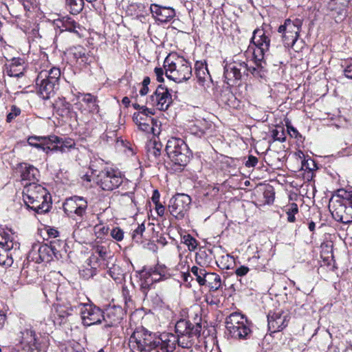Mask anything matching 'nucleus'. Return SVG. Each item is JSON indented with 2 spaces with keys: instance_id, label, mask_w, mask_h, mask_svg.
Segmentation results:
<instances>
[{
  "instance_id": "nucleus-48",
  "label": "nucleus",
  "mask_w": 352,
  "mask_h": 352,
  "mask_svg": "<svg viewBox=\"0 0 352 352\" xmlns=\"http://www.w3.org/2000/svg\"><path fill=\"white\" fill-rule=\"evenodd\" d=\"M111 235L113 239L120 241L123 239L124 232L120 228H116L111 230Z\"/></svg>"
},
{
  "instance_id": "nucleus-50",
  "label": "nucleus",
  "mask_w": 352,
  "mask_h": 352,
  "mask_svg": "<svg viewBox=\"0 0 352 352\" xmlns=\"http://www.w3.org/2000/svg\"><path fill=\"white\" fill-rule=\"evenodd\" d=\"M205 300L207 302V304L210 305H218L220 303V300L214 297L212 294H208L205 296Z\"/></svg>"
},
{
  "instance_id": "nucleus-61",
  "label": "nucleus",
  "mask_w": 352,
  "mask_h": 352,
  "mask_svg": "<svg viewBox=\"0 0 352 352\" xmlns=\"http://www.w3.org/2000/svg\"><path fill=\"white\" fill-rule=\"evenodd\" d=\"M6 316L0 311V329L2 328L6 322Z\"/></svg>"
},
{
  "instance_id": "nucleus-10",
  "label": "nucleus",
  "mask_w": 352,
  "mask_h": 352,
  "mask_svg": "<svg viewBox=\"0 0 352 352\" xmlns=\"http://www.w3.org/2000/svg\"><path fill=\"white\" fill-rule=\"evenodd\" d=\"M78 308L80 309V318L84 326L89 327L100 324L104 320L103 311L91 303H80Z\"/></svg>"
},
{
  "instance_id": "nucleus-36",
  "label": "nucleus",
  "mask_w": 352,
  "mask_h": 352,
  "mask_svg": "<svg viewBox=\"0 0 352 352\" xmlns=\"http://www.w3.org/2000/svg\"><path fill=\"white\" fill-rule=\"evenodd\" d=\"M192 274L196 277L197 281L200 285H204V279H205V276H206L208 272H206V270L204 268H201L197 266H193L191 268Z\"/></svg>"
},
{
  "instance_id": "nucleus-44",
  "label": "nucleus",
  "mask_w": 352,
  "mask_h": 352,
  "mask_svg": "<svg viewBox=\"0 0 352 352\" xmlns=\"http://www.w3.org/2000/svg\"><path fill=\"white\" fill-rule=\"evenodd\" d=\"M20 113L21 109L19 107L12 105L11 107L10 112L7 115L6 121L8 122H11L16 117L19 116Z\"/></svg>"
},
{
  "instance_id": "nucleus-33",
  "label": "nucleus",
  "mask_w": 352,
  "mask_h": 352,
  "mask_svg": "<svg viewBox=\"0 0 352 352\" xmlns=\"http://www.w3.org/2000/svg\"><path fill=\"white\" fill-rule=\"evenodd\" d=\"M104 267L108 269V273L111 277L115 280H120L122 278L123 273L121 268L115 264V261H107L103 263Z\"/></svg>"
},
{
  "instance_id": "nucleus-4",
  "label": "nucleus",
  "mask_w": 352,
  "mask_h": 352,
  "mask_svg": "<svg viewBox=\"0 0 352 352\" xmlns=\"http://www.w3.org/2000/svg\"><path fill=\"white\" fill-rule=\"evenodd\" d=\"M175 171H181L190 161L191 152L186 142L179 138H170L165 148Z\"/></svg>"
},
{
  "instance_id": "nucleus-20",
  "label": "nucleus",
  "mask_w": 352,
  "mask_h": 352,
  "mask_svg": "<svg viewBox=\"0 0 352 352\" xmlns=\"http://www.w3.org/2000/svg\"><path fill=\"white\" fill-rule=\"evenodd\" d=\"M52 199H43L41 203H40L39 199H28V201H24V204L25 207L28 209L32 210L36 213L38 214H44L47 212L52 207Z\"/></svg>"
},
{
  "instance_id": "nucleus-58",
  "label": "nucleus",
  "mask_w": 352,
  "mask_h": 352,
  "mask_svg": "<svg viewBox=\"0 0 352 352\" xmlns=\"http://www.w3.org/2000/svg\"><path fill=\"white\" fill-rule=\"evenodd\" d=\"M260 201H261V202H262V203L258 204L257 202H254V201H252V203L254 204L256 206L259 207L262 205H265V204L272 205L273 204L274 199H266L265 201H263V199H260Z\"/></svg>"
},
{
  "instance_id": "nucleus-22",
  "label": "nucleus",
  "mask_w": 352,
  "mask_h": 352,
  "mask_svg": "<svg viewBox=\"0 0 352 352\" xmlns=\"http://www.w3.org/2000/svg\"><path fill=\"white\" fill-rule=\"evenodd\" d=\"M36 246H38L37 250L38 254V261L40 262L50 261L53 259V257L58 258L57 251L54 246L47 244L35 245L33 246V251H34Z\"/></svg>"
},
{
  "instance_id": "nucleus-63",
  "label": "nucleus",
  "mask_w": 352,
  "mask_h": 352,
  "mask_svg": "<svg viewBox=\"0 0 352 352\" xmlns=\"http://www.w3.org/2000/svg\"><path fill=\"white\" fill-rule=\"evenodd\" d=\"M248 72H250L254 76L258 74L257 69L256 67H248Z\"/></svg>"
},
{
  "instance_id": "nucleus-14",
  "label": "nucleus",
  "mask_w": 352,
  "mask_h": 352,
  "mask_svg": "<svg viewBox=\"0 0 352 352\" xmlns=\"http://www.w3.org/2000/svg\"><path fill=\"white\" fill-rule=\"evenodd\" d=\"M268 328L272 333L282 331L289 322V314L282 310L277 309L267 316Z\"/></svg>"
},
{
  "instance_id": "nucleus-12",
  "label": "nucleus",
  "mask_w": 352,
  "mask_h": 352,
  "mask_svg": "<svg viewBox=\"0 0 352 352\" xmlns=\"http://www.w3.org/2000/svg\"><path fill=\"white\" fill-rule=\"evenodd\" d=\"M243 75H248V65L245 61L234 60L225 63L223 76L227 84L240 80Z\"/></svg>"
},
{
  "instance_id": "nucleus-1",
  "label": "nucleus",
  "mask_w": 352,
  "mask_h": 352,
  "mask_svg": "<svg viewBox=\"0 0 352 352\" xmlns=\"http://www.w3.org/2000/svg\"><path fill=\"white\" fill-rule=\"evenodd\" d=\"M129 345L133 352H173L176 347L175 335L163 333L156 336L139 327L131 334Z\"/></svg>"
},
{
  "instance_id": "nucleus-18",
  "label": "nucleus",
  "mask_w": 352,
  "mask_h": 352,
  "mask_svg": "<svg viewBox=\"0 0 352 352\" xmlns=\"http://www.w3.org/2000/svg\"><path fill=\"white\" fill-rule=\"evenodd\" d=\"M195 74L199 84L209 87L212 79L205 63L197 61L195 64Z\"/></svg>"
},
{
  "instance_id": "nucleus-41",
  "label": "nucleus",
  "mask_w": 352,
  "mask_h": 352,
  "mask_svg": "<svg viewBox=\"0 0 352 352\" xmlns=\"http://www.w3.org/2000/svg\"><path fill=\"white\" fill-rule=\"evenodd\" d=\"M73 311V307H65L63 306H59L56 309V313L58 316L61 318V322L63 319L66 318L67 316L72 314Z\"/></svg>"
},
{
  "instance_id": "nucleus-59",
  "label": "nucleus",
  "mask_w": 352,
  "mask_h": 352,
  "mask_svg": "<svg viewBox=\"0 0 352 352\" xmlns=\"http://www.w3.org/2000/svg\"><path fill=\"white\" fill-rule=\"evenodd\" d=\"M342 199H329V206L331 205H333V206L338 205L339 206L342 207Z\"/></svg>"
},
{
  "instance_id": "nucleus-17",
  "label": "nucleus",
  "mask_w": 352,
  "mask_h": 352,
  "mask_svg": "<svg viewBox=\"0 0 352 352\" xmlns=\"http://www.w3.org/2000/svg\"><path fill=\"white\" fill-rule=\"evenodd\" d=\"M50 151L60 153H66L71 149L74 148L76 146L75 141L72 138H59L56 135H50Z\"/></svg>"
},
{
  "instance_id": "nucleus-8",
  "label": "nucleus",
  "mask_w": 352,
  "mask_h": 352,
  "mask_svg": "<svg viewBox=\"0 0 352 352\" xmlns=\"http://www.w3.org/2000/svg\"><path fill=\"white\" fill-rule=\"evenodd\" d=\"M121 173L111 167H106L96 175V182L104 190H113L122 183Z\"/></svg>"
},
{
  "instance_id": "nucleus-38",
  "label": "nucleus",
  "mask_w": 352,
  "mask_h": 352,
  "mask_svg": "<svg viewBox=\"0 0 352 352\" xmlns=\"http://www.w3.org/2000/svg\"><path fill=\"white\" fill-rule=\"evenodd\" d=\"M285 211L287 214V221L293 223L295 221V214L298 212V208L296 204H291L285 206Z\"/></svg>"
},
{
  "instance_id": "nucleus-56",
  "label": "nucleus",
  "mask_w": 352,
  "mask_h": 352,
  "mask_svg": "<svg viewBox=\"0 0 352 352\" xmlns=\"http://www.w3.org/2000/svg\"><path fill=\"white\" fill-rule=\"evenodd\" d=\"M248 272L249 268L246 266L242 265L236 270L235 273L239 276H243L247 274Z\"/></svg>"
},
{
  "instance_id": "nucleus-3",
  "label": "nucleus",
  "mask_w": 352,
  "mask_h": 352,
  "mask_svg": "<svg viewBox=\"0 0 352 352\" xmlns=\"http://www.w3.org/2000/svg\"><path fill=\"white\" fill-rule=\"evenodd\" d=\"M17 169L20 172L21 181L25 182L23 190V197L26 196V198H38V196L34 195V193L37 192L41 194V198H47L46 189L36 184L39 176V171L36 167L23 162L18 165Z\"/></svg>"
},
{
  "instance_id": "nucleus-23",
  "label": "nucleus",
  "mask_w": 352,
  "mask_h": 352,
  "mask_svg": "<svg viewBox=\"0 0 352 352\" xmlns=\"http://www.w3.org/2000/svg\"><path fill=\"white\" fill-rule=\"evenodd\" d=\"M50 141H52L50 135L31 136L28 139V142L30 146L42 149L46 153H48L51 148Z\"/></svg>"
},
{
  "instance_id": "nucleus-42",
  "label": "nucleus",
  "mask_w": 352,
  "mask_h": 352,
  "mask_svg": "<svg viewBox=\"0 0 352 352\" xmlns=\"http://www.w3.org/2000/svg\"><path fill=\"white\" fill-rule=\"evenodd\" d=\"M334 197H337V198H352V190H346L343 188L338 189L336 192H335L331 198H334Z\"/></svg>"
},
{
  "instance_id": "nucleus-32",
  "label": "nucleus",
  "mask_w": 352,
  "mask_h": 352,
  "mask_svg": "<svg viewBox=\"0 0 352 352\" xmlns=\"http://www.w3.org/2000/svg\"><path fill=\"white\" fill-rule=\"evenodd\" d=\"M158 280H160V278H157V277H153V276L149 274L148 272H145L142 275L140 280V289L145 296L147 295V293L153 283Z\"/></svg>"
},
{
  "instance_id": "nucleus-21",
  "label": "nucleus",
  "mask_w": 352,
  "mask_h": 352,
  "mask_svg": "<svg viewBox=\"0 0 352 352\" xmlns=\"http://www.w3.org/2000/svg\"><path fill=\"white\" fill-rule=\"evenodd\" d=\"M60 27L63 28V31H68L76 34L78 36L81 37L84 28L78 23L73 18L66 16L59 20Z\"/></svg>"
},
{
  "instance_id": "nucleus-2",
  "label": "nucleus",
  "mask_w": 352,
  "mask_h": 352,
  "mask_svg": "<svg viewBox=\"0 0 352 352\" xmlns=\"http://www.w3.org/2000/svg\"><path fill=\"white\" fill-rule=\"evenodd\" d=\"M166 76L177 83L189 80L192 76L190 63L176 53L169 54L164 61Z\"/></svg>"
},
{
  "instance_id": "nucleus-53",
  "label": "nucleus",
  "mask_w": 352,
  "mask_h": 352,
  "mask_svg": "<svg viewBox=\"0 0 352 352\" xmlns=\"http://www.w3.org/2000/svg\"><path fill=\"white\" fill-rule=\"evenodd\" d=\"M258 163V159L256 157L250 155L248 160L245 162V166L247 167H254Z\"/></svg>"
},
{
  "instance_id": "nucleus-51",
  "label": "nucleus",
  "mask_w": 352,
  "mask_h": 352,
  "mask_svg": "<svg viewBox=\"0 0 352 352\" xmlns=\"http://www.w3.org/2000/svg\"><path fill=\"white\" fill-rule=\"evenodd\" d=\"M145 230V226L143 223H142L141 225H139L138 226V228L133 231V239H140V237L142 234V233L144 232V231Z\"/></svg>"
},
{
  "instance_id": "nucleus-60",
  "label": "nucleus",
  "mask_w": 352,
  "mask_h": 352,
  "mask_svg": "<svg viewBox=\"0 0 352 352\" xmlns=\"http://www.w3.org/2000/svg\"><path fill=\"white\" fill-rule=\"evenodd\" d=\"M288 132L292 137L297 138L299 135L298 131L294 127H288Z\"/></svg>"
},
{
  "instance_id": "nucleus-30",
  "label": "nucleus",
  "mask_w": 352,
  "mask_h": 352,
  "mask_svg": "<svg viewBox=\"0 0 352 352\" xmlns=\"http://www.w3.org/2000/svg\"><path fill=\"white\" fill-rule=\"evenodd\" d=\"M56 76L55 79H56V82L59 83V80L60 77V69L58 67H52L49 70H42L41 71L38 76L36 79H38L40 81L47 80H51L52 78H54V76Z\"/></svg>"
},
{
  "instance_id": "nucleus-34",
  "label": "nucleus",
  "mask_w": 352,
  "mask_h": 352,
  "mask_svg": "<svg viewBox=\"0 0 352 352\" xmlns=\"http://www.w3.org/2000/svg\"><path fill=\"white\" fill-rule=\"evenodd\" d=\"M65 4L71 14H78L84 8V0H65Z\"/></svg>"
},
{
  "instance_id": "nucleus-16",
  "label": "nucleus",
  "mask_w": 352,
  "mask_h": 352,
  "mask_svg": "<svg viewBox=\"0 0 352 352\" xmlns=\"http://www.w3.org/2000/svg\"><path fill=\"white\" fill-rule=\"evenodd\" d=\"M56 76L54 78L43 81H40L38 79H36V85L38 94L42 97L43 100H47L52 97L56 90L58 89L59 83L56 82V79H55Z\"/></svg>"
},
{
  "instance_id": "nucleus-46",
  "label": "nucleus",
  "mask_w": 352,
  "mask_h": 352,
  "mask_svg": "<svg viewBox=\"0 0 352 352\" xmlns=\"http://www.w3.org/2000/svg\"><path fill=\"white\" fill-rule=\"evenodd\" d=\"M151 82V79L148 76L144 77L142 82V88L140 90V94L141 96H145L148 93V85Z\"/></svg>"
},
{
  "instance_id": "nucleus-52",
  "label": "nucleus",
  "mask_w": 352,
  "mask_h": 352,
  "mask_svg": "<svg viewBox=\"0 0 352 352\" xmlns=\"http://www.w3.org/2000/svg\"><path fill=\"white\" fill-rule=\"evenodd\" d=\"M155 205V210L158 215L162 217L164 214L165 208L160 203L159 199H153Z\"/></svg>"
},
{
  "instance_id": "nucleus-35",
  "label": "nucleus",
  "mask_w": 352,
  "mask_h": 352,
  "mask_svg": "<svg viewBox=\"0 0 352 352\" xmlns=\"http://www.w3.org/2000/svg\"><path fill=\"white\" fill-rule=\"evenodd\" d=\"M95 252L98 254L100 257L103 260V263H107V261H115L116 259L111 254V252L108 248L102 246V245H96L94 248Z\"/></svg>"
},
{
  "instance_id": "nucleus-7",
  "label": "nucleus",
  "mask_w": 352,
  "mask_h": 352,
  "mask_svg": "<svg viewBox=\"0 0 352 352\" xmlns=\"http://www.w3.org/2000/svg\"><path fill=\"white\" fill-rule=\"evenodd\" d=\"M226 324L230 336L235 339H246L251 332L247 319L237 312L231 314Z\"/></svg>"
},
{
  "instance_id": "nucleus-19",
  "label": "nucleus",
  "mask_w": 352,
  "mask_h": 352,
  "mask_svg": "<svg viewBox=\"0 0 352 352\" xmlns=\"http://www.w3.org/2000/svg\"><path fill=\"white\" fill-rule=\"evenodd\" d=\"M122 310L120 307H113L107 309L104 314V320L105 327H111L117 325L122 320Z\"/></svg>"
},
{
  "instance_id": "nucleus-28",
  "label": "nucleus",
  "mask_w": 352,
  "mask_h": 352,
  "mask_svg": "<svg viewBox=\"0 0 352 352\" xmlns=\"http://www.w3.org/2000/svg\"><path fill=\"white\" fill-rule=\"evenodd\" d=\"M154 109H144L143 111L135 112L133 115V120L136 124L142 122H154V118L151 116L154 115Z\"/></svg>"
},
{
  "instance_id": "nucleus-39",
  "label": "nucleus",
  "mask_w": 352,
  "mask_h": 352,
  "mask_svg": "<svg viewBox=\"0 0 352 352\" xmlns=\"http://www.w3.org/2000/svg\"><path fill=\"white\" fill-rule=\"evenodd\" d=\"M137 125L140 130L146 133H153V135H155V126H157V121L154 119V122H151L150 123L142 122Z\"/></svg>"
},
{
  "instance_id": "nucleus-54",
  "label": "nucleus",
  "mask_w": 352,
  "mask_h": 352,
  "mask_svg": "<svg viewBox=\"0 0 352 352\" xmlns=\"http://www.w3.org/2000/svg\"><path fill=\"white\" fill-rule=\"evenodd\" d=\"M90 169L91 170V175L85 173L81 176V179L82 182L89 183L91 181L92 175L95 174L96 170L94 169L91 166L90 167Z\"/></svg>"
},
{
  "instance_id": "nucleus-55",
  "label": "nucleus",
  "mask_w": 352,
  "mask_h": 352,
  "mask_svg": "<svg viewBox=\"0 0 352 352\" xmlns=\"http://www.w3.org/2000/svg\"><path fill=\"white\" fill-rule=\"evenodd\" d=\"M154 72L156 75L157 80L159 82H163L164 81V69L162 67H155L154 69Z\"/></svg>"
},
{
  "instance_id": "nucleus-13",
  "label": "nucleus",
  "mask_w": 352,
  "mask_h": 352,
  "mask_svg": "<svg viewBox=\"0 0 352 352\" xmlns=\"http://www.w3.org/2000/svg\"><path fill=\"white\" fill-rule=\"evenodd\" d=\"M19 347L23 352H39L40 344L36 337V333L32 329H25L19 336Z\"/></svg>"
},
{
  "instance_id": "nucleus-24",
  "label": "nucleus",
  "mask_w": 352,
  "mask_h": 352,
  "mask_svg": "<svg viewBox=\"0 0 352 352\" xmlns=\"http://www.w3.org/2000/svg\"><path fill=\"white\" fill-rule=\"evenodd\" d=\"M70 54L80 64H89L92 60V57L89 55V52L80 45L71 48Z\"/></svg>"
},
{
  "instance_id": "nucleus-31",
  "label": "nucleus",
  "mask_w": 352,
  "mask_h": 352,
  "mask_svg": "<svg viewBox=\"0 0 352 352\" xmlns=\"http://www.w3.org/2000/svg\"><path fill=\"white\" fill-rule=\"evenodd\" d=\"M204 285H207L210 290L217 291L221 286V279L219 274L216 273H208L205 276Z\"/></svg>"
},
{
  "instance_id": "nucleus-5",
  "label": "nucleus",
  "mask_w": 352,
  "mask_h": 352,
  "mask_svg": "<svg viewBox=\"0 0 352 352\" xmlns=\"http://www.w3.org/2000/svg\"><path fill=\"white\" fill-rule=\"evenodd\" d=\"M201 327L199 323L192 324L186 320H180L175 324L176 345L182 348H190L193 342L194 338L200 336Z\"/></svg>"
},
{
  "instance_id": "nucleus-45",
  "label": "nucleus",
  "mask_w": 352,
  "mask_h": 352,
  "mask_svg": "<svg viewBox=\"0 0 352 352\" xmlns=\"http://www.w3.org/2000/svg\"><path fill=\"white\" fill-rule=\"evenodd\" d=\"M6 242H10L11 244H12L13 248L16 249L19 248V243L13 242L12 236L8 233L3 232V234L2 235V241H0V243H1V245L6 247Z\"/></svg>"
},
{
  "instance_id": "nucleus-29",
  "label": "nucleus",
  "mask_w": 352,
  "mask_h": 352,
  "mask_svg": "<svg viewBox=\"0 0 352 352\" xmlns=\"http://www.w3.org/2000/svg\"><path fill=\"white\" fill-rule=\"evenodd\" d=\"M87 207V203L78 206L76 203V199H66V201L63 204V208L65 212H72L82 216L85 212Z\"/></svg>"
},
{
  "instance_id": "nucleus-9",
  "label": "nucleus",
  "mask_w": 352,
  "mask_h": 352,
  "mask_svg": "<svg viewBox=\"0 0 352 352\" xmlns=\"http://www.w3.org/2000/svg\"><path fill=\"white\" fill-rule=\"evenodd\" d=\"M251 43L255 45L253 57L257 66L263 60L265 54L269 50L270 39L263 29H256L253 32Z\"/></svg>"
},
{
  "instance_id": "nucleus-6",
  "label": "nucleus",
  "mask_w": 352,
  "mask_h": 352,
  "mask_svg": "<svg viewBox=\"0 0 352 352\" xmlns=\"http://www.w3.org/2000/svg\"><path fill=\"white\" fill-rule=\"evenodd\" d=\"M302 25V20L294 18L285 19L284 23L278 27V32L282 34V41L285 47H291L294 51H298L294 46L299 37Z\"/></svg>"
},
{
  "instance_id": "nucleus-64",
  "label": "nucleus",
  "mask_w": 352,
  "mask_h": 352,
  "mask_svg": "<svg viewBox=\"0 0 352 352\" xmlns=\"http://www.w3.org/2000/svg\"><path fill=\"white\" fill-rule=\"evenodd\" d=\"M130 102H131V101H130V99H129L128 97H126V96L124 97V98H122V103L125 107H128V106L129 105V104H130Z\"/></svg>"
},
{
  "instance_id": "nucleus-57",
  "label": "nucleus",
  "mask_w": 352,
  "mask_h": 352,
  "mask_svg": "<svg viewBox=\"0 0 352 352\" xmlns=\"http://www.w3.org/2000/svg\"><path fill=\"white\" fill-rule=\"evenodd\" d=\"M344 74L346 78L352 79V61L346 66Z\"/></svg>"
},
{
  "instance_id": "nucleus-43",
  "label": "nucleus",
  "mask_w": 352,
  "mask_h": 352,
  "mask_svg": "<svg viewBox=\"0 0 352 352\" xmlns=\"http://www.w3.org/2000/svg\"><path fill=\"white\" fill-rule=\"evenodd\" d=\"M272 138L276 141L283 142L285 140L286 137L283 128H280V130L276 129L272 131Z\"/></svg>"
},
{
  "instance_id": "nucleus-49",
  "label": "nucleus",
  "mask_w": 352,
  "mask_h": 352,
  "mask_svg": "<svg viewBox=\"0 0 352 352\" xmlns=\"http://www.w3.org/2000/svg\"><path fill=\"white\" fill-rule=\"evenodd\" d=\"M96 273V270L95 268H86L82 271H80V274L85 278H89L93 277Z\"/></svg>"
},
{
  "instance_id": "nucleus-40",
  "label": "nucleus",
  "mask_w": 352,
  "mask_h": 352,
  "mask_svg": "<svg viewBox=\"0 0 352 352\" xmlns=\"http://www.w3.org/2000/svg\"><path fill=\"white\" fill-rule=\"evenodd\" d=\"M182 242L187 245L190 251H194L197 247V241L190 234L182 236Z\"/></svg>"
},
{
  "instance_id": "nucleus-15",
  "label": "nucleus",
  "mask_w": 352,
  "mask_h": 352,
  "mask_svg": "<svg viewBox=\"0 0 352 352\" xmlns=\"http://www.w3.org/2000/svg\"><path fill=\"white\" fill-rule=\"evenodd\" d=\"M150 10L153 16L162 23L170 21L176 15L175 11L173 8L162 6L156 3L151 5Z\"/></svg>"
},
{
  "instance_id": "nucleus-62",
  "label": "nucleus",
  "mask_w": 352,
  "mask_h": 352,
  "mask_svg": "<svg viewBox=\"0 0 352 352\" xmlns=\"http://www.w3.org/2000/svg\"><path fill=\"white\" fill-rule=\"evenodd\" d=\"M132 106L135 109L139 110V111H143L144 109H148L146 106L140 105L138 103L136 102L133 103Z\"/></svg>"
},
{
  "instance_id": "nucleus-26",
  "label": "nucleus",
  "mask_w": 352,
  "mask_h": 352,
  "mask_svg": "<svg viewBox=\"0 0 352 352\" xmlns=\"http://www.w3.org/2000/svg\"><path fill=\"white\" fill-rule=\"evenodd\" d=\"M82 97L81 101L86 105L87 110L89 113H98L99 106L98 104L97 97L91 94H82L78 92L77 97Z\"/></svg>"
},
{
  "instance_id": "nucleus-11",
  "label": "nucleus",
  "mask_w": 352,
  "mask_h": 352,
  "mask_svg": "<svg viewBox=\"0 0 352 352\" xmlns=\"http://www.w3.org/2000/svg\"><path fill=\"white\" fill-rule=\"evenodd\" d=\"M172 96L168 89L164 86L159 85L154 93L147 99L146 103L160 111H166L172 104Z\"/></svg>"
},
{
  "instance_id": "nucleus-25",
  "label": "nucleus",
  "mask_w": 352,
  "mask_h": 352,
  "mask_svg": "<svg viewBox=\"0 0 352 352\" xmlns=\"http://www.w3.org/2000/svg\"><path fill=\"white\" fill-rule=\"evenodd\" d=\"M191 199H187V202L184 199H170L168 208L173 215L177 216L179 214L184 215V212L188 210Z\"/></svg>"
},
{
  "instance_id": "nucleus-37",
  "label": "nucleus",
  "mask_w": 352,
  "mask_h": 352,
  "mask_svg": "<svg viewBox=\"0 0 352 352\" xmlns=\"http://www.w3.org/2000/svg\"><path fill=\"white\" fill-rule=\"evenodd\" d=\"M153 277H157L159 276L160 280L165 278L167 275V270L165 265L157 264L153 270H151L148 272Z\"/></svg>"
},
{
  "instance_id": "nucleus-47",
  "label": "nucleus",
  "mask_w": 352,
  "mask_h": 352,
  "mask_svg": "<svg viewBox=\"0 0 352 352\" xmlns=\"http://www.w3.org/2000/svg\"><path fill=\"white\" fill-rule=\"evenodd\" d=\"M18 65H12L10 67V69L8 71V74L10 76H14V77H21L23 75V71L21 69H17Z\"/></svg>"
},
{
  "instance_id": "nucleus-27",
  "label": "nucleus",
  "mask_w": 352,
  "mask_h": 352,
  "mask_svg": "<svg viewBox=\"0 0 352 352\" xmlns=\"http://www.w3.org/2000/svg\"><path fill=\"white\" fill-rule=\"evenodd\" d=\"M210 126L211 124L206 120H197L189 126V131L191 134L201 138L205 135Z\"/></svg>"
}]
</instances>
